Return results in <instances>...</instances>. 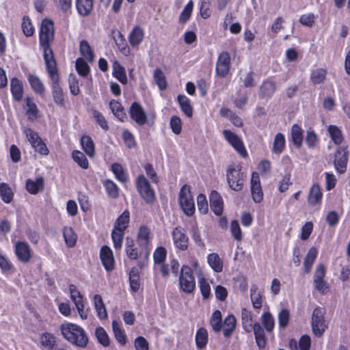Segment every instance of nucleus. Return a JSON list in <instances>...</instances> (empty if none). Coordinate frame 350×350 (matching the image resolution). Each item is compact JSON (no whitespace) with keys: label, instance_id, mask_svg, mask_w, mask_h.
<instances>
[{"label":"nucleus","instance_id":"f257e3e1","mask_svg":"<svg viewBox=\"0 0 350 350\" xmlns=\"http://www.w3.org/2000/svg\"><path fill=\"white\" fill-rule=\"evenodd\" d=\"M40 44L43 49L45 64L56 62L54 54L50 47L54 39L53 23L49 19L42 21L40 30Z\"/></svg>","mask_w":350,"mask_h":350},{"label":"nucleus","instance_id":"f03ea898","mask_svg":"<svg viewBox=\"0 0 350 350\" xmlns=\"http://www.w3.org/2000/svg\"><path fill=\"white\" fill-rule=\"evenodd\" d=\"M64 338L71 344L81 348L85 347L89 338L85 330L79 325L71 323H66L60 326Z\"/></svg>","mask_w":350,"mask_h":350},{"label":"nucleus","instance_id":"7ed1b4c3","mask_svg":"<svg viewBox=\"0 0 350 350\" xmlns=\"http://www.w3.org/2000/svg\"><path fill=\"white\" fill-rule=\"evenodd\" d=\"M46 67L49 76L51 80V86L53 100L57 105L63 107L65 105L64 94L59 85V77L57 64L56 62H51L46 64Z\"/></svg>","mask_w":350,"mask_h":350},{"label":"nucleus","instance_id":"20e7f679","mask_svg":"<svg viewBox=\"0 0 350 350\" xmlns=\"http://www.w3.org/2000/svg\"><path fill=\"white\" fill-rule=\"evenodd\" d=\"M246 176L241 172L239 165H230L226 170V179L230 188L235 191H241L244 187Z\"/></svg>","mask_w":350,"mask_h":350},{"label":"nucleus","instance_id":"39448f33","mask_svg":"<svg viewBox=\"0 0 350 350\" xmlns=\"http://www.w3.org/2000/svg\"><path fill=\"white\" fill-rule=\"evenodd\" d=\"M178 200L185 214L189 217L192 216L195 212V204L189 186L185 185L182 187L179 193Z\"/></svg>","mask_w":350,"mask_h":350},{"label":"nucleus","instance_id":"423d86ee","mask_svg":"<svg viewBox=\"0 0 350 350\" xmlns=\"http://www.w3.org/2000/svg\"><path fill=\"white\" fill-rule=\"evenodd\" d=\"M325 310L322 308H316L312 314L311 325L313 334L321 337L325 331L327 327L325 321Z\"/></svg>","mask_w":350,"mask_h":350},{"label":"nucleus","instance_id":"0eeeda50","mask_svg":"<svg viewBox=\"0 0 350 350\" xmlns=\"http://www.w3.org/2000/svg\"><path fill=\"white\" fill-rule=\"evenodd\" d=\"M180 288L187 293H191L196 287L194 276L192 274L191 268L183 265L179 276Z\"/></svg>","mask_w":350,"mask_h":350},{"label":"nucleus","instance_id":"6e6552de","mask_svg":"<svg viewBox=\"0 0 350 350\" xmlns=\"http://www.w3.org/2000/svg\"><path fill=\"white\" fill-rule=\"evenodd\" d=\"M137 190L147 203H152L154 200V192L151 188L148 180L141 175L137 178Z\"/></svg>","mask_w":350,"mask_h":350},{"label":"nucleus","instance_id":"1a4fd4ad","mask_svg":"<svg viewBox=\"0 0 350 350\" xmlns=\"http://www.w3.org/2000/svg\"><path fill=\"white\" fill-rule=\"evenodd\" d=\"M69 292L70 298L75 303L80 317L82 319H86L88 318V310H85L84 300L82 295L74 284L69 285Z\"/></svg>","mask_w":350,"mask_h":350},{"label":"nucleus","instance_id":"9d476101","mask_svg":"<svg viewBox=\"0 0 350 350\" xmlns=\"http://www.w3.org/2000/svg\"><path fill=\"white\" fill-rule=\"evenodd\" d=\"M348 162V151L347 148L340 147L337 149L334 164L336 171L340 174H344L347 170Z\"/></svg>","mask_w":350,"mask_h":350},{"label":"nucleus","instance_id":"9b49d317","mask_svg":"<svg viewBox=\"0 0 350 350\" xmlns=\"http://www.w3.org/2000/svg\"><path fill=\"white\" fill-rule=\"evenodd\" d=\"M223 134L228 143L240 154L243 157L247 156V151L244 147L241 138L229 130H224Z\"/></svg>","mask_w":350,"mask_h":350},{"label":"nucleus","instance_id":"f8f14e48","mask_svg":"<svg viewBox=\"0 0 350 350\" xmlns=\"http://www.w3.org/2000/svg\"><path fill=\"white\" fill-rule=\"evenodd\" d=\"M172 237L177 248L183 251L187 249L189 239L184 228L180 226L176 227L173 230Z\"/></svg>","mask_w":350,"mask_h":350},{"label":"nucleus","instance_id":"ddd939ff","mask_svg":"<svg viewBox=\"0 0 350 350\" xmlns=\"http://www.w3.org/2000/svg\"><path fill=\"white\" fill-rule=\"evenodd\" d=\"M129 115L131 119L138 125H144L147 122V116L144 110L142 105L137 102L131 104L129 109Z\"/></svg>","mask_w":350,"mask_h":350},{"label":"nucleus","instance_id":"4468645a","mask_svg":"<svg viewBox=\"0 0 350 350\" xmlns=\"http://www.w3.org/2000/svg\"><path fill=\"white\" fill-rule=\"evenodd\" d=\"M230 66V57L228 52H222L218 57L217 65H216V72L217 74L221 77H224L229 71Z\"/></svg>","mask_w":350,"mask_h":350},{"label":"nucleus","instance_id":"2eb2a0df","mask_svg":"<svg viewBox=\"0 0 350 350\" xmlns=\"http://www.w3.org/2000/svg\"><path fill=\"white\" fill-rule=\"evenodd\" d=\"M251 193L253 200L260 203L263 199V192L261 189L260 177L258 173L253 172L251 178Z\"/></svg>","mask_w":350,"mask_h":350},{"label":"nucleus","instance_id":"dca6fc26","mask_svg":"<svg viewBox=\"0 0 350 350\" xmlns=\"http://www.w3.org/2000/svg\"><path fill=\"white\" fill-rule=\"evenodd\" d=\"M100 258L103 267L107 271H111L114 269L113 254L108 246L104 245L101 247Z\"/></svg>","mask_w":350,"mask_h":350},{"label":"nucleus","instance_id":"f3484780","mask_svg":"<svg viewBox=\"0 0 350 350\" xmlns=\"http://www.w3.org/2000/svg\"><path fill=\"white\" fill-rule=\"evenodd\" d=\"M15 254L18 259L23 262H27L31 258V251L27 243L18 241L15 244Z\"/></svg>","mask_w":350,"mask_h":350},{"label":"nucleus","instance_id":"a211bd4d","mask_svg":"<svg viewBox=\"0 0 350 350\" xmlns=\"http://www.w3.org/2000/svg\"><path fill=\"white\" fill-rule=\"evenodd\" d=\"M210 206L214 213L219 216L223 212V201L219 193L216 191H212L209 196Z\"/></svg>","mask_w":350,"mask_h":350},{"label":"nucleus","instance_id":"6ab92c4d","mask_svg":"<svg viewBox=\"0 0 350 350\" xmlns=\"http://www.w3.org/2000/svg\"><path fill=\"white\" fill-rule=\"evenodd\" d=\"M150 231L146 226H142L139 228L137 235V242L139 247L146 250V258H148L149 252L148 251V245L150 242Z\"/></svg>","mask_w":350,"mask_h":350},{"label":"nucleus","instance_id":"aec40b11","mask_svg":"<svg viewBox=\"0 0 350 350\" xmlns=\"http://www.w3.org/2000/svg\"><path fill=\"white\" fill-rule=\"evenodd\" d=\"M252 327L257 346L260 349H264L267 345L264 329L259 323H255Z\"/></svg>","mask_w":350,"mask_h":350},{"label":"nucleus","instance_id":"412c9836","mask_svg":"<svg viewBox=\"0 0 350 350\" xmlns=\"http://www.w3.org/2000/svg\"><path fill=\"white\" fill-rule=\"evenodd\" d=\"M10 88L14 98L17 101H20L23 94V88L21 81L16 78L12 79Z\"/></svg>","mask_w":350,"mask_h":350},{"label":"nucleus","instance_id":"4be33fe9","mask_svg":"<svg viewBox=\"0 0 350 350\" xmlns=\"http://www.w3.org/2000/svg\"><path fill=\"white\" fill-rule=\"evenodd\" d=\"M44 188V179L38 178L35 181L28 179L26 181V189L31 194H36Z\"/></svg>","mask_w":350,"mask_h":350},{"label":"nucleus","instance_id":"5701e85b","mask_svg":"<svg viewBox=\"0 0 350 350\" xmlns=\"http://www.w3.org/2000/svg\"><path fill=\"white\" fill-rule=\"evenodd\" d=\"M322 192L319 185H314L310 191L308 202L312 205L314 206L319 204L322 198Z\"/></svg>","mask_w":350,"mask_h":350},{"label":"nucleus","instance_id":"b1692460","mask_svg":"<svg viewBox=\"0 0 350 350\" xmlns=\"http://www.w3.org/2000/svg\"><path fill=\"white\" fill-rule=\"evenodd\" d=\"M144 38V31L143 29L137 26L135 27L133 31L131 32L129 40L131 45L133 47H137L142 41Z\"/></svg>","mask_w":350,"mask_h":350},{"label":"nucleus","instance_id":"393cba45","mask_svg":"<svg viewBox=\"0 0 350 350\" xmlns=\"http://www.w3.org/2000/svg\"><path fill=\"white\" fill-rule=\"evenodd\" d=\"M92 0H77L78 13L83 16L89 15L92 10Z\"/></svg>","mask_w":350,"mask_h":350},{"label":"nucleus","instance_id":"a878e982","mask_svg":"<svg viewBox=\"0 0 350 350\" xmlns=\"http://www.w3.org/2000/svg\"><path fill=\"white\" fill-rule=\"evenodd\" d=\"M276 87L275 84L272 81H265L260 88V96L261 97H271L275 91Z\"/></svg>","mask_w":350,"mask_h":350},{"label":"nucleus","instance_id":"bb28decb","mask_svg":"<svg viewBox=\"0 0 350 350\" xmlns=\"http://www.w3.org/2000/svg\"><path fill=\"white\" fill-rule=\"evenodd\" d=\"M28 81L36 93L43 94L45 92V87L38 77L34 75H29Z\"/></svg>","mask_w":350,"mask_h":350},{"label":"nucleus","instance_id":"cd10ccee","mask_svg":"<svg viewBox=\"0 0 350 350\" xmlns=\"http://www.w3.org/2000/svg\"><path fill=\"white\" fill-rule=\"evenodd\" d=\"M94 301L98 317L100 319H106L107 317V312L101 296L100 295H95Z\"/></svg>","mask_w":350,"mask_h":350},{"label":"nucleus","instance_id":"c85d7f7f","mask_svg":"<svg viewBox=\"0 0 350 350\" xmlns=\"http://www.w3.org/2000/svg\"><path fill=\"white\" fill-rule=\"evenodd\" d=\"M113 75L122 84L127 83L125 69L116 61L113 64Z\"/></svg>","mask_w":350,"mask_h":350},{"label":"nucleus","instance_id":"c756f323","mask_svg":"<svg viewBox=\"0 0 350 350\" xmlns=\"http://www.w3.org/2000/svg\"><path fill=\"white\" fill-rule=\"evenodd\" d=\"M236 326V319L233 315H228L224 321L223 334L226 338L231 336Z\"/></svg>","mask_w":350,"mask_h":350},{"label":"nucleus","instance_id":"7c9ffc66","mask_svg":"<svg viewBox=\"0 0 350 350\" xmlns=\"http://www.w3.org/2000/svg\"><path fill=\"white\" fill-rule=\"evenodd\" d=\"M208 342V332L204 327H200L196 334V343L198 349H204Z\"/></svg>","mask_w":350,"mask_h":350},{"label":"nucleus","instance_id":"2f4dec72","mask_svg":"<svg viewBox=\"0 0 350 350\" xmlns=\"http://www.w3.org/2000/svg\"><path fill=\"white\" fill-rule=\"evenodd\" d=\"M177 99L183 113L187 116L189 118L191 117L193 115V108L191 105L189 99L185 95H178Z\"/></svg>","mask_w":350,"mask_h":350},{"label":"nucleus","instance_id":"473e14b6","mask_svg":"<svg viewBox=\"0 0 350 350\" xmlns=\"http://www.w3.org/2000/svg\"><path fill=\"white\" fill-rule=\"evenodd\" d=\"M208 262L211 267L217 273L223 270V262L219 255L216 253H212L208 256Z\"/></svg>","mask_w":350,"mask_h":350},{"label":"nucleus","instance_id":"72a5a7b5","mask_svg":"<svg viewBox=\"0 0 350 350\" xmlns=\"http://www.w3.org/2000/svg\"><path fill=\"white\" fill-rule=\"evenodd\" d=\"M81 144L83 150L90 157H93L95 152L94 144L90 136L85 135L81 139Z\"/></svg>","mask_w":350,"mask_h":350},{"label":"nucleus","instance_id":"f704fd0d","mask_svg":"<svg viewBox=\"0 0 350 350\" xmlns=\"http://www.w3.org/2000/svg\"><path fill=\"white\" fill-rule=\"evenodd\" d=\"M110 109L113 113L122 122H124L126 118V114L124 111L122 105L118 101H111L109 103Z\"/></svg>","mask_w":350,"mask_h":350},{"label":"nucleus","instance_id":"c9c22d12","mask_svg":"<svg viewBox=\"0 0 350 350\" xmlns=\"http://www.w3.org/2000/svg\"><path fill=\"white\" fill-rule=\"evenodd\" d=\"M291 137L293 144L300 148L303 141V132L298 124H293L291 129Z\"/></svg>","mask_w":350,"mask_h":350},{"label":"nucleus","instance_id":"e433bc0d","mask_svg":"<svg viewBox=\"0 0 350 350\" xmlns=\"http://www.w3.org/2000/svg\"><path fill=\"white\" fill-rule=\"evenodd\" d=\"M79 50L81 55L88 62H92L94 60V53L88 41L83 40L80 42Z\"/></svg>","mask_w":350,"mask_h":350},{"label":"nucleus","instance_id":"4c0bfd02","mask_svg":"<svg viewBox=\"0 0 350 350\" xmlns=\"http://www.w3.org/2000/svg\"><path fill=\"white\" fill-rule=\"evenodd\" d=\"M258 286L254 284L250 288V297L253 307L259 309L262 307V295L260 293L258 292Z\"/></svg>","mask_w":350,"mask_h":350},{"label":"nucleus","instance_id":"58836bf2","mask_svg":"<svg viewBox=\"0 0 350 350\" xmlns=\"http://www.w3.org/2000/svg\"><path fill=\"white\" fill-rule=\"evenodd\" d=\"M63 235L68 247H72L75 245L77 237L72 228H64Z\"/></svg>","mask_w":350,"mask_h":350},{"label":"nucleus","instance_id":"ea45409f","mask_svg":"<svg viewBox=\"0 0 350 350\" xmlns=\"http://www.w3.org/2000/svg\"><path fill=\"white\" fill-rule=\"evenodd\" d=\"M317 250L315 247H311L306 256L305 257L304 265L305 268V272L308 273L310 271L312 264L317 258Z\"/></svg>","mask_w":350,"mask_h":350},{"label":"nucleus","instance_id":"a19ab883","mask_svg":"<svg viewBox=\"0 0 350 350\" xmlns=\"http://www.w3.org/2000/svg\"><path fill=\"white\" fill-rule=\"evenodd\" d=\"M263 327L267 332H271L275 327V320L269 312H264L261 317Z\"/></svg>","mask_w":350,"mask_h":350},{"label":"nucleus","instance_id":"79ce46f5","mask_svg":"<svg viewBox=\"0 0 350 350\" xmlns=\"http://www.w3.org/2000/svg\"><path fill=\"white\" fill-rule=\"evenodd\" d=\"M129 218L130 213L129 211L125 210L116 219L114 228H118V230H125L128 227Z\"/></svg>","mask_w":350,"mask_h":350},{"label":"nucleus","instance_id":"37998d69","mask_svg":"<svg viewBox=\"0 0 350 350\" xmlns=\"http://www.w3.org/2000/svg\"><path fill=\"white\" fill-rule=\"evenodd\" d=\"M221 321L222 319L221 312L218 310H215L211 317L210 323L213 329L215 332H219L221 331L222 328Z\"/></svg>","mask_w":350,"mask_h":350},{"label":"nucleus","instance_id":"c03bdc74","mask_svg":"<svg viewBox=\"0 0 350 350\" xmlns=\"http://www.w3.org/2000/svg\"><path fill=\"white\" fill-rule=\"evenodd\" d=\"M40 343L45 348L51 350L56 345L55 337L51 334L44 333L40 336Z\"/></svg>","mask_w":350,"mask_h":350},{"label":"nucleus","instance_id":"a18cd8bd","mask_svg":"<svg viewBox=\"0 0 350 350\" xmlns=\"http://www.w3.org/2000/svg\"><path fill=\"white\" fill-rule=\"evenodd\" d=\"M124 234V230H118V228H113L111 232V238L113 247L116 250H120L122 247Z\"/></svg>","mask_w":350,"mask_h":350},{"label":"nucleus","instance_id":"49530a36","mask_svg":"<svg viewBox=\"0 0 350 350\" xmlns=\"http://www.w3.org/2000/svg\"><path fill=\"white\" fill-rule=\"evenodd\" d=\"M327 75V70L323 68H317L312 71L310 75L311 81L317 85L324 81Z\"/></svg>","mask_w":350,"mask_h":350},{"label":"nucleus","instance_id":"de8ad7c7","mask_svg":"<svg viewBox=\"0 0 350 350\" xmlns=\"http://www.w3.org/2000/svg\"><path fill=\"white\" fill-rule=\"evenodd\" d=\"M129 282L131 289L137 292L139 288V275L137 269L132 268L129 273Z\"/></svg>","mask_w":350,"mask_h":350},{"label":"nucleus","instance_id":"09e8293b","mask_svg":"<svg viewBox=\"0 0 350 350\" xmlns=\"http://www.w3.org/2000/svg\"><path fill=\"white\" fill-rule=\"evenodd\" d=\"M153 77L160 90H163L167 88L165 77L161 69L157 68L154 72Z\"/></svg>","mask_w":350,"mask_h":350},{"label":"nucleus","instance_id":"8fccbe9b","mask_svg":"<svg viewBox=\"0 0 350 350\" xmlns=\"http://www.w3.org/2000/svg\"><path fill=\"white\" fill-rule=\"evenodd\" d=\"M328 132L332 139L336 144H340L343 140V136L341 131L338 127L334 125H330L328 127Z\"/></svg>","mask_w":350,"mask_h":350},{"label":"nucleus","instance_id":"3c124183","mask_svg":"<svg viewBox=\"0 0 350 350\" xmlns=\"http://www.w3.org/2000/svg\"><path fill=\"white\" fill-rule=\"evenodd\" d=\"M0 196L5 203H10L13 198V193L10 187L4 183H0Z\"/></svg>","mask_w":350,"mask_h":350},{"label":"nucleus","instance_id":"603ef678","mask_svg":"<svg viewBox=\"0 0 350 350\" xmlns=\"http://www.w3.org/2000/svg\"><path fill=\"white\" fill-rule=\"evenodd\" d=\"M112 328L116 340L121 345H125L126 342L125 334L117 321H113L112 322Z\"/></svg>","mask_w":350,"mask_h":350},{"label":"nucleus","instance_id":"864d4df0","mask_svg":"<svg viewBox=\"0 0 350 350\" xmlns=\"http://www.w3.org/2000/svg\"><path fill=\"white\" fill-rule=\"evenodd\" d=\"M285 145V138L283 134L278 133L275 136L273 142V152L276 154H280Z\"/></svg>","mask_w":350,"mask_h":350},{"label":"nucleus","instance_id":"5fc2aeb1","mask_svg":"<svg viewBox=\"0 0 350 350\" xmlns=\"http://www.w3.org/2000/svg\"><path fill=\"white\" fill-rule=\"evenodd\" d=\"M75 67L78 74L82 77H86L90 72V66L81 57L77 59Z\"/></svg>","mask_w":350,"mask_h":350},{"label":"nucleus","instance_id":"6e6d98bb","mask_svg":"<svg viewBox=\"0 0 350 350\" xmlns=\"http://www.w3.org/2000/svg\"><path fill=\"white\" fill-rule=\"evenodd\" d=\"M72 158L77 164L83 169H87L89 167L88 161L85 155L79 150H74L72 152Z\"/></svg>","mask_w":350,"mask_h":350},{"label":"nucleus","instance_id":"4d7b16f0","mask_svg":"<svg viewBox=\"0 0 350 350\" xmlns=\"http://www.w3.org/2000/svg\"><path fill=\"white\" fill-rule=\"evenodd\" d=\"M95 334L99 343L104 347H108L109 345V336L103 327H97L95 330Z\"/></svg>","mask_w":350,"mask_h":350},{"label":"nucleus","instance_id":"13d9d810","mask_svg":"<svg viewBox=\"0 0 350 350\" xmlns=\"http://www.w3.org/2000/svg\"><path fill=\"white\" fill-rule=\"evenodd\" d=\"M111 169L116 177L122 183H125L127 180V175L124 172L121 165L114 163L111 165Z\"/></svg>","mask_w":350,"mask_h":350},{"label":"nucleus","instance_id":"bf43d9fd","mask_svg":"<svg viewBox=\"0 0 350 350\" xmlns=\"http://www.w3.org/2000/svg\"><path fill=\"white\" fill-rule=\"evenodd\" d=\"M26 105L27 109L26 110V113L29 116L31 119H35L38 115V108L36 105L33 103V100L31 98H26Z\"/></svg>","mask_w":350,"mask_h":350},{"label":"nucleus","instance_id":"052dcab7","mask_svg":"<svg viewBox=\"0 0 350 350\" xmlns=\"http://www.w3.org/2000/svg\"><path fill=\"white\" fill-rule=\"evenodd\" d=\"M193 7V1H190L186 5V6L184 8V9L183 10V11L179 16V21L180 23H184L189 19V18L191 15V13H192Z\"/></svg>","mask_w":350,"mask_h":350},{"label":"nucleus","instance_id":"680f3d73","mask_svg":"<svg viewBox=\"0 0 350 350\" xmlns=\"http://www.w3.org/2000/svg\"><path fill=\"white\" fill-rule=\"evenodd\" d=\"M290 312L287 309H282L278 314V323L279 325L282 328H285L289 322Z\"/></svg>","mask_w":350,"mask_h":350},{"label":"nucleus","instance_id":"e2e57ef3","mask_svg":"<svg viewBox=\"0 0 350 350\" xmlns=\"http://www.w3.org/2000/svg\"><path fill=\"white\" fill-rule=\"evenodd\" d=\"M170 128L176 135H179L182 131V122L178 116H173L170 119Z\"/></svg>","mask_w":350,"mask_h":350},{"label":"nucleus","instance_id":"0e129e2a","mask_svg":"<svg viewBox=\"0 0 350 350\" xmlns=\"http://www.w3.org/2000/svg\"><path fill=\"white\" fill-rule=\"evenodd\" d=\"M167 256V251L163 247H158L154 252L153 257L155 264H162Z\"/></svg>","mask_w":350,"mask_h":350},{"label":"nucleus","instance_id":"69168bd1","mask_svg":"<svg viewBox=\"0 0 350 350\" xmlns=\"http://www.w3.org/2000/svg\"><path fill=\"white\" fill-rule=\"evenodd\" d=\"M197 206L199 211L202 214H206L208 211V202L206 196L200 194L197 197Z\"/></svg>","mask_w":350,"mask_h":350},{"label":"nucleus","instance_id":"338daca9","mask_svg":"<svg viewBox=\"0 0 350 350\" xmlns=\"http://www.w3.org/2000/svg\"><path fill=\"white\" fill-rule=\"evenodd\" d=\"M22 29L23 33L26 36H31L33 34L34 32V28L30 21V19L27 16L23 17V21L22 23Z\"/></svg>","mask_w":350,"mask_h":350},{"label":"nucleus","instance_id":"774afa93","mask_svg":"<svg viewBox=\"0 0 350 350\" xmlns=\"http://www.w3.org/2000/svg\"><path fill=\"white\" fill-rule=\"evenodd\" d=\"M108 194L113 198L118 197V189L116 185L111 180H107L105 184Z\"/></svg>","mask_w":350,"mask_h":350}]
</instances>
